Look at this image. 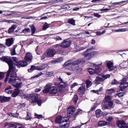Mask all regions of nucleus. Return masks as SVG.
<instances>
[{
  "label": "nucleus",
  "instance_id": "obj_1",
  "mask_svg": "<svg viewBox=\"0 0 128 128\" xmlns=\"http://www.w3.org/2000/svg\"><path fill=\"white\" fill-rule=\"evenodd\" d=\"M0 60L3 62H5L8 64L9 66V69L7 74L6 77L4 81L6 82L8 81V79L9 78V76L10 75V76L12 78L16 77L17 76L16 74L14 71L15 70V68L13 66L12 62L11 60L8 57L6 56H2L0 58Z\"/></svg>",
  "mask_w": 128,
  "mask_h": 128
},
{
  "label": "nucleus",
  "instance_id": "obj_2",
  "mask_svg": "<svg viewBox=\"0 0 128 128\" xmlns=\"http://www.w3.org/2000/svg\"><path fill=\"white\" fill-rule=\"evenodd\" d=\"M63 67L66 69H68L73 72L77 73L81 72L82 69L80 68L79 66L75 63L74 61L71 62L70 60H68L65 62L63 66Z\"/></svg>",
  "mask_w": 128,
  "mask_h": 128
},
{
  "label": "nucleus",
  "instance_id": "obj_3",
  "mask_svg": "<svg viewBox=\"0 0 128 128\" xmlns=\"http://www.w3.org/2000/svg\"><path fill=\"white\" fill-rule=\"evenodd\" d=\"M93 48L95 49V48H92L91 49L87 50L82 53V55L86 60H88L94 56L98 54V52L96 51H93L90 52H89V51L91 50V49Z\"/></svg>",
  "mask_w": 128,
  "mask_h": 128
},
{
  "label": "nucleus",
  "instance_id": "obj_4",
  "mask_svg": "<svg viewBox=\"0 0 128 128\" xmlns=\"http://www.w3.org/2000/svg\"><path fill=\"white\" fill-rule=\"evenodd\" d=\"M102 64V62L100 64H96L94 63H90V66L95 67V70L91 68H89L88 69V70L89 73L91 74H98L100 72L101 70V68L99 66Z\"/></svg>",
  "mask_w": 128,
  "mask_h": 128
},
{
  "label": "nucleus",
  "instance_id": "obj_5",
  "mask_svg": "<svg viewBox=\"0 0 128 128\" xmlns=\"http://www.w3.org/2000/svg\"><path fill=\"white\" fill-rule=\"evenodd\" d=\"M8 83L12 84L16 88H20L21 86L22 82L20 80L18 79L14 78L12 79L10 78Z\"/></svg>",
  "mask_w": 128,
  "mask_h": 128
},
{
  "label": "nucleus",
  "instance_id": "obj_6",
  "mask_svg": "<svg viewBox=\"0 0 128 128\" xmlns=\"http://www.w3.org/2000/svg\"><path fill=\"white\" fill-rule=\"evenodd\" d=\"M68 119L67 118H64V120L60 123V128H68L69 126V124L67 123Z\"/></svg>",
  "mask_w": 128,
  "mask_h": 128
},
{
  "label": "nucleus",
  "instance_id": "obj_7",
  "mask_svg": "<svg viewBox=\"0 0 128 128\" xmlns=\"http://www.w3.org/2000/svg\"><path fill=\"white\" fill-rule=\"evenodd\" d=\"M71 41L68 39L64 40L61 43L62 48H68L70 45Z\"/></svg>",
  "mask_w": 128,
  "mask_h": 128
},
{
  "label": "nucleus",
  "instance_id": "obj_8",
  "mask_svg": "<svg viewBox=\"0 0 128 128\" xmlns=\"http://www.w3.org/2000/svg\"><path fill=\"white\" fill-rule=\"evenodd\" d=\"M126 78H124L122 80L120 83V90H123V89L128 86V83L126 82Z\"/></svg>",
  "mask_w": 128,
  "mask_h": 128
},
{
  "label": "nucleus",
  "instance_id": "obj_9",
  "mask_svg": "<svg viewBox=\"0 0 128 128\" xmlns=\"http://www.w3.org/2000/svg\"><path fill=\"white\" fill-rule=\"evenodd\" d=\"M75 109L73 106H70L68 108L67 110V116L69 117H70L72 116V115L75 111Z\"/></svg>",
  "mask_w": 128,
  "mask_h": 128
},
{
  "label": "nucleus",
  "instance_id": "obj_10",
  "mask_svg": "<svg viewBox=\"0 0 128 128\" xmlns=\"http://www.w3.org/2000/svg\"><path fill=\"white\" fill-rule=\"evenodd\" d=\"M116 124L120 128H126V124L123 120H117Z\"/></svg>",
  "mask_w": 128,
  "mask_h": 128
},
{
  "label": "nucleus",
  "instance_id": "obj_11",
  "mask_svg": "<svg viewBox=\"0 0 128 128\" xmlns=\"http://www.w3.org/2000/svg\"><path fill=\"white\" fill-rule=\"evenodd\" d=\"M30 98L32 99L31 103L35 102L38 100V97L37 94H30L29 99Z\"/></svg>",
  "mask_w": 128,
  "mask_h": 128
},
{
  "label": "nucleus",
  "instance_id": "obj_12",
  "mask_svg": "<svg viewBox=\"0 0 128 128\" xmlns=\"http://www.w3.org/2000/svg\"><path fill=\"white\" fill-rule=\"evenodd\" d=\"M28 62H31L32 58V56L31 54L27 53L26 55L24 58Z\"/></svg>",
  "mask_w": 128,
  "mask_h": 128
},
{
  "label": "nucleus",
  "instance_id": "obj_13",
  "mask_svg": "<svg viewBox=\"0 0 128 128\" xmlns=\"http://www.w3.org/2000/svg\"><path fill=\"white\" fill-rule=\"evenodd\" d=\"M106 62L107 66L110 70H112L114 69V66H113V62L112 61H109Z\"/></svg>",
  "mask_w": 128,
  "mask_h": 128
},
{
  "label": "nucleus",
  "instance_id": "obj_14",
  "mask_svg": "<svg viewBox=\"0 0 128 128\" xmlns=\"http://www.w3.org/2000/svg\"><path fill=\"white\" fill-rule=\"evenodd\" d=\"M50 86L48 85V92L50 94H55L58 92L57 89L55 87H53L50 88Z\"/></svg>",
  "mask_w": 128,
  "mask_h": 128
},
{
  "label": "nucleus",
  "instance_id": "obj_15",
  "mask_svg": "<svg viewBox=\"0 0 128 128\" xmlns=\"http://www.w3.org/2000/svg\"><path fill=\"white\" fill-rule=\"evenodd\" d=\"M28 64L26 61L22 60L18 62L17 64H16V66L19 67H24Z\"/></svg>",
  "mask_w": 128,
  "mask_h": 128
},
{
  "label": "nucleus",
  "instance_id": "obj_16",
  "mask_svg": "<svg viewBox=\"0 0 128 128\" xmlns=\"http://www.w3.org/2000/svg\"><path fill=\"white\" fill-rule=\"evenodd\" d=\"M11 99L10 97L0 96V102H4L9 101Z\"/></svg>",
  "mask_w": 128,
  "mask_h": 128
},
{
  "label": "nucleus",
  "instance_id": "obj_17",
  "mask_svg": "<svg viewBox=\"0 0 128 128\" xmlns=\"http://www.w3.org/2000/svg\"><path fill=\"white\" fill-rule=\"evenodd\" d=\"M56 52V51L54 49L48 50V57H52L54 56Z\"/></svg>",
  "mask_w": 128,
  "mask_h": 128
},
{
  "label": "nucleus",
  "instance_id": "obj_18",
  "mask_svg": "<svg viewBox=\"0 0 128 128\" xmlns=\"http://www.w3.org/2000/svg\"><path fill=\"white\" fill-rule=\"evenodd\" d=\"M85 90V84H82V86H80L78 89V92L80 94L83 93Z\"/></svg>",
  "mask_w": 128,
  "mask_h": 128
},
{
  "label": "nucleus",
  "instance_id": "obj_19",
  "mask_svg": "<svg viewBox=\"0 0 128 128\" xmlns=\"http://www.w3.org/2000/svg\"><path fill=\"white\" fill-rule=\"evenodd\" d=\"M6 44L8 46L12 45L14 43L13 38H8L6 40Z\"/></svg>",
  "mask_w": 128,
  "mask_h": 128
},
{
  "label": "nucleus",
  "instance_id": "obj_20",
  "mask_svg": "<svg viewBox=\"0 0 128 128\" xmlns=\"http://www.w3.org/2000/svg\"><path fill=\"white\" fill-rule=\"evenodd\" d=\"M6 57H8L10 59V60L12 61V64L13 66H14V65H16V64H17L18 63V59H17L16 58L13 57H12L11 58L9 57L8 56H5Z\"/></svg>",
  "mask_w": 128,
  "mask_h": 128
},
{
  "label": "nucleus",
  "instance_id": "obj_21",
  "mask_svg": "<svg viewBox=\"0 0 128 128\" xmlns=\"http://www.w3.org/2000/svg\"><path fill=\"white\" fill-rule=\"evenodd\" d=\"M95 114L97 118H99L102 115L103 113L100 110L98 109L96 111Z\"/></svg>",
  "mask_w": 128,
  "mask_h": 128
},
{
  "label": "nucleus",
  "instance_id": "obj_22",
  "mask_svg": "<svg viewBox=\"0 0 128 128\" xmlns=\"http://www.w3.org/2000/svg\"><path fill=\"white\" fill-rule=\"evenodd\" d=\"M20 91L17 88L15 89L13 92L12 94V96L13 97H15L17 96L20 93Z\"/></svg>",
  "mask_w": 128,
  "mask_h": 128
},
{
  "label": "nucleus",
  "instance_id": "obj_23",
  "mask_svg": "<svg viewBox=\"0 0 128 128\" xmlns=\"http://www.w3.org/2000/svg\"><path fill=\"white\" fill-rule=\"evenodd\" d=\"M75 61V63L78 65L79 64H82L84 63L85 62V60L84 58H82Z\"/></svg>",
  "mask_w": 128,
  "mask_h": 128
},
{
  "label": "nucleus",
  "instance_id": "obj_24",
  "mask_svg": "<svg viewBox=\"0 0 128 128\" xmlns=\"http://www.w3.org/2000/svg\"><path fill=\"white\" fill-rule=\"evenodd\" d=\"M16 28V25H14L12 26L11 27L8 29V32L9 34H11L13 33L14 30Z\"/></svg>",
  "mask_w": 128,
  "mask_h": 128
},
{
  "label": "nucleus",
  "instance_id": "obj_25",
  "mask_svg": "<svg viewBox=\"0 0 128 128\" xmlns=\"http://www.w3.org/2000/svg\"><path fill=\"white\" fill-rule=\"evenodd\" d=\"M48 58V51L46 50L44 54L41 57V59L43 61L47 60Z\"/></svg>",
  "mask_w": 128,
  "mask_h": 128
},
{
  "label": "nucleus",
  "instance_id": "obj_26",
  "mask_svg": "<svg viewBox=\"0 0 128 128\" xmlns=\"http://www.w3.org/2000/svg\"><path fill=\"white\" fill-rule=\"evenodd\" d=\"M64 117H62L61 116H59L56 117V118L55 121L57 123H60L64 120Z\"/></svg>",
  "mask_w": 128,
  "mask_h": 128
},
{
  "label": "nucleus",
  "instance_id": "obj_27",
  "mask_svg": "<svg viewBox=\"0 0 128 128\" xmlns=\"http://www.w3.org/2000/svg\"><path fill=\"white\" fill-rule=\"evenodd\" d=\"M95 80L96 83H97V81H99L100 82H102L104 80V78L102 75H99L96 77Z\"/></svg>",
  "mask_w": 128,
  "mask_h": 128
},
{
  "label": "nucleus",
  "instance_id": "obj_28",
  "mask_svg": "<svg viewBox=\"0 0 128 128\" xmlns=\"http://www.w3.org/2000/svg\"><path fill=\"white\" fill-rule=\"evenodd\" d=\"M107 124V122L101 120L98 122V124L99 126H103Z\"/></svg>",
  "mask_w": 128,
  "mask_h": 128
},
{
  "label": "nucleus",
  "instance_id": "obj_29",
  "mask_svg": "<svg viewBox=\"0 0 128 128\" xmlns=\"http://www.w3.org/2000/svg\"><path fill=\"white\" fill-rule=\"evenodd\" d=\"M126 2V1H123L118 2H114L112 4L111 6L114 7L117 5H120L121 4L124 3Z\"/></svg>",
  "mask_w": 128,
  "mask_h": 128
},
{
  "label": "nucleus",
  "instance_id": "obj_30",
  "mask_svg": "<svg viewBox=\"0 0 128 128\" xmlns=\"http://www.w3.org/2000/svg\"><path fill=\"white\" fill-rule=\"evenodd\" d=\"M11 88V87L10 86H9L5 90V92L8 94H11L12 92V91L11 90H10Z\"/></svg>",
  "mask_w": 128,
  "mask_h": 128
},
{
  "label": "nucleus",
  "instance_id": "obj_31",
  "mask_svg": "<svg viewBox=\"0 0 128 128\" xmlns=\"http://www.w3.org/2000/svg\"><path fill=\"white\" fill-rule=\"evenodd\" d=\"M127 66V64L126 61H124L120 64V66L123 68H125Z\"/></svg>",
  "mask_w": 128,
  "mask_h": 128
},
{
  "label": "nucleus",
  "instance_id": "obj_32",
  "mask_svg": "<svg viewBox=\"0 0 128 128\" xmlns=\"http://www.w3.org/2000/svg\"><path fill=\"white\" fill-rule=\"evenodd\" d=\"M30 27L31 30L32 34V35L35 33L36 31V28L32 24L30 25Z\"/></svg>",
  "mask_w": 128,
  "mask_h": 128
},
{
  "label": "nucleus",
  "instance_id": "obj_33",
  "mask_svg": "<svg viewBox=\"0 0 128 128\" xmlns=\"http://www.w3.org/2000/svg\"><path fill=\"white\" fill-rule=\"evenodd\" d=\"M86 83L87 87H90L92 84V81L89 79L86 80Z\"/></svg>",
  "mask_w": 128,
  "mask_h": 128
},
{
  "label": "nucleus",
  "instance_id": "obj_34",
  "mask_svg": "<svg viewBox=\"0 0 128 128\" xmlns=\"http://www.w3.org/2000/svg\"><path fill=\"white\" fill-rule=\"evenodd\" d=\"M126 92L123 90H121V92L117 93V95L119 97L122 96Z\"/></svg>",
  "mask_w": 128,
  "mask_h": 128
},
{
  "label": "nucleus",
  "instance_id": "obj_35",
  "mask_svg": "<svg viewBox=\"0 0 128 128\" xmlns=\"http://www.w3.org/2000/svg\"><path fill=\"white\" fill-rule=\"evenodd\" d=\"M106 92L108 94H111L115 92V90L113 88L109 89L106 90Z\"/></svg>",
  "mask_w": 128,
  "mask_h": 128
},
{
  "label": "nucleus",
  "instance_id": "obj_36",
  "mask_svg": "<svg viewBox=\"0 0 128 128\" xmlns=\"http://www.w3.org/2000/svg\"><path fill=\"white\" fill-rule=\"evenodd\" d=\"M30 94H22L20 95V96L22 98L26 99H29Z\"/></svg>",
  "mask_w": 128,
  "mask_h": 128
},
{
  "label": "nucleus",
  "instance_id": "obj_37",
  "mask_svg": "<svg viewBox=\"0 0 128 128\" xmlns=\"http://www.w3.org/2000/svg\"><path fill=\"white\" fill-rule=\"evenodd\" d=\"M68 22L73 25H75V20L72 19H69L68 20Z\"/></svg>",
  "mask_w": 128,
  "mask_h": 128
},
{
  "label": "nucleus",
  "instance_id": "obj_38",
  "mask_svg": "<svg viewBox=\"0 0 128 128\" xmlns=\"http://www.w3.org/2000/svg\"><path fill=\"white\" fill-rule=\"evenodd\" d=\"M127 30L125 28H121L119 29L116 30H115V32H126Z\"/></svg>",
  "mask_w": 128,
  "mask_h": 128
},
{
  "label": "nucleus",
  "instance_id": "obj_39",
  "mask_svg": "<svg viewBox=\"0 0 128 128\" xmlns=\"http://www.w3.org/2000/svg\"><path fill=\"white\" fill-rule=\"evenodd\" d=\"M43 92L44 94L47 93L48 92V85L46 84L44 87V89L43 90Z\"/></svg>",
  "mask_w": 128,
  "mask_h": 128
},
{
  "label": "nucleus",
  "instance_id": "obj_40",
  "mask_svg": "<svg viewBox=\"0 0 128 128\" xmlns=\"http://www.w3.org/2000/svg\"><path fill=\"white\" fill-rule=\"evenodd\" d=\"M111 98V97L110 96H106L104 98V100L106 102H108L110 101Z\"/></svg>",
  "mask_w": 128,
  "mask_h": 128
},
{
  "label": "nucleus",
  "instance_id": "obj_41",
  "mask_svg": "<svg viewBox=\"0 0 128 128\" xmlns=\"http://www.w3.org/2000/svg\"><path fill=\"white\" fill-rule=\"evenodd\" d=\"M102 87H101L99 90H92V91L96 93L97 94H98V92H101L102 90Z\"/></svg>",
  "mask_w": 128,
  "mask_h": 128
},
{
  "label": "nucleus",
  "instance_id": "obj_42",
  "mask_svg": "<svg viewBox=\"0 0 128 128\" xmlns=\"http://www.w3.org/2000/svg\"><path fill=\"white\" fill-rule=\"evenodd\" d=\"M16 47L14 46L13 48L10 50L12 55H14L16 54V51L15 50Z\"/></svg>",
  "mask_w": 128,
  "mask_h": 128
},
{
  "label": "nucleus",
  "instance_id": "obj_43",
  "mask_svg": "<svg viewBox=\"0 0 128 128\" xmlns=\"http://www.w3.org/2000/svg\"><path fill=\"white\" fill-rule=\"evenodd\" d=\"M31 118H32L31 117V114L30 113H27L26 117L25 118V119L26 120H31Z\"/></svg>",
  "mask_w": 128,
  "mask_h": 128
},
{
  "label": "nucleus",
  "instance_id": "obj_44",
  "mask_svg": "<svg viewBox=\"0 0 128 128\" xmlns=\"http://www.w3.org/2000/svg\"><path fill=\"white\" fill-rule=\"evenodd\" d=\"M59 86L58 87L60 88H64L66 86V85L63 82H61L59 84Z\"/></svg>",
  "mask_w": 128,
  "mask_h": 128
},
{
  "label": "nucleus",
  "instance_id": "obj_45",
  "mask_svg": "<svg viewBox=\"0 0 128 128\" xmlns=\"http://www.w3.org/2000/svg\"><path fill=\"white\" fill-rule=\"evenodd\" d=\"M34 116L36 118L39 119L43 118V116L42 114H37L35 113V114Z\"/></svg>",
  "mask_w": 128,
  "mask_h": 128
},
{
  "label": "nucleus",
  "instance_id": "obj_46",
  "mask_svg": "<svg viewBox=\"0 0 128 128\" xmlns=\"http://www.w3.org/2000/svg\"><path fill=\"white\" fill-rule=\"evenodd\" d=\"M48 28V24L46 22L42 26V30H45Z\"/></svg>",
  "mask_w": 128,
  "mask_h": 128
},
{
  "label": "nucleus",
  "instance_id": "obj_47",
  "mask_svg": "<svg viewBox=\"0 0 128 128\" xmlns=\"http://www.w3.org/2000/svg\"><path fill=\"white\" fill-rule=\"evenodd\" d=\"M8 22L9 23H13L14 22L13 20H5L0 21V22Z\"/></svg>",
  "mask_w": 128,
  "mask_h": 128
},
{
  "label": "nucleus",
  "instance_id": "obj_48",
  "mask_svg": "<svg viewBox=\"0 0 128 128\" xmlns=\"http://www.w3.org/2000/svg\"><path fill=\"white\" fill-rule=\"evenodd\" d=\"M54 48H57L58 49L60 47L62 48L61 44H56L54 45Z\"/></svg>",
  "mask_w": 128,
  "mask_h": 128
},
{
  "label": "nucleus",
  "instance_id": "obj_49",
  "mask_svg": "<svg viewBox=\"0 0 128 128\" xmlns=\"http://www.w3.org/2000/svg\"><path fill=\"white\" fill-rule=\"evenodd\" d=\"M108 104L109 106L111 108H112L114 107L113 102L112 101H110L108 102Z\"/></svg>",
  "mask_w": 128,
  "mask_h": 128
},
{
  "label": "nucleus",
  "instance_id": "obj_50",
  "mask_svg": "<svg viewBox=\"0 0 128 128\" xmlns=\"http://www.w3.org/2000/svg\"><path fill=\"white\" fill-rule=\"evenodd\" d=\"M36 67L37 66H32L30 70H28L29 72H31V71H30V70H32V71L34 70H36Z\"/></svg>",
  "mask_w": 128,
  "mask_h": 128
},
{
  "label": "nucleus",
  "instance_id": "obj_51",
  "mask_svg": "<svg viewBox=\"0 0 128 128\" xmlns=\"http://www.w3.org/2000/svg\"><path fill=\"white\" fill-rule=\"evenodd\" d=\"M78 96L76 95H75L74 96V102L76 104L78 100Z\"/></svg>",
  "mask_w": 128,
  "mask_h": 128
},
{
  "label": "nucleus",
  "instance_id": "obj_52",
  "mask_svg": "<svg viewBox=\"0 0 128 128\" xmlns=\"http://www.w3.org/2000/svg\"><path fill=\"white\" fill-rule=\"evenodd\" d=\"M70 7L68 5H65L62 6L61 8L62 9H67L69 8Z\"/></svg>",
  "mask_w": 128,
  "mask_h": 128
},
{
  "label": "nucleus",
  "instance_id": "obj_53",
  "mask_svg": "<svg viewBox=\"0 0 128 128\" xmlns=\"http://www.w3.org/2000/svg\"><path fill=\"white\" fill-rule=\"evenodd\" d=\"M104 78V80L105 79L109 78L110 76V74H106L105 75H102Z\"/></svg>",
  "mask_w": 128,
  "mask_h": 128
},
{
  "label": "nucleus",
  "instance_id": "obj_54",
  "mask_svg": "<svg viewBox=\"0 0 128 128\" xmlns=\"http://www.w3.org/2000/svg\"><path fill=\"white\" fill-rule=\"evenodd\" d=\"M82 110L78 109L76 112L74 116V117H76L80 113H81L80 112H82Z\"/></svg>",
  "mask_w": 128,
  "mask_h": 128
},
{
  "label": "nucleus",
  "instance_id": "obj_55",
  "mask_svg": "<svg viewBox=\"0 0 128 128\" xmlns=\"http://www.w3.org/2000/svg\"><path fill=\"white\" fill-rule=\"evenodd\" d=\"M86 123H82L80 125H78L77 126L75 127V128H83V126L84 124H86Z\"/></svg>",
  "mask_w": 128,
  "mask_h": 128
},
{
  "label": "nucleus",
  "instance_id": "obj_56",
  "mask_svg": "<svg viewBox=\"0 0 128 128\" xmlns=\"http://www.w3.org/2000/svg\"><path fill=\"white\" fill-rule=\"evenodd\" d=\"M4 74L3 72H0V80L4 78Z\"/></svg>",
  "mask_w": 128,
  "mask_h": 128
},
{
  "label": "nucleus",
  "instance_id": "obj_57",
  "mask_svg": "<svg viewBox=\"0 0 128 128\" xmlns=\"http://www.w3.org/2000/svg\"><path fill=\"white\" fill-rule=\"evenodd\" d=\"M108 108V107L107 105H103L102 106V109L104 110Z\"/></svg>",
  "mask_w": 128,
  "mask_h": 128
},
{
  "label": "nucleus",
  "instance_id": "obj_58",
  "mask_svg": "<svg viewBox=\"0 0 128 128\" xmlns=\"http://www.w3.org/2000/svg\"><path fill=\"white\" fill-rule=\"evenodd\" d=\"M30 30L29 28H26L25 29L23 30L22 32H30Z\"/></svg>",
  "mask_w": 128,
  "mask_h": 128
},
{
  "label": "nucleus",
  "instance_id": "obj_59",
  "mask_svg": "<svg viewBox=\"0 0 128 128\" xmlns=\"http://www.w3.org/2000/svg\"><path fill=\"white\" fill-rule=\"evenodd\" d=\"M63 60V58L62 57H60L59 58L56 59L57 61L58 62H61Z\"/></svg>",
  "mask_w": 128,
  "mask_h": 128
},
{
  "label": "nucleus",
  "instance_id": "obj_60",
  "mask_svg": "<svg viewBox=\"0 0 128 128\" xmlns=\"http://www.w3.org/2000/svg\"><path fill=\"white\" fill-rule=\"evenodd\" d=\"M112 116L106 117V119L108 121H110L112 120Z\"/></svg>",
  "mask_w": 128,
  "mask_h": 128
},
{
  "label": "nucleus",
  "instance_id": "obj_61",
  "mask_svg": "<svg viewBox=\"0 0 128 128\" xmlns=\"http://www.w3.org/2000/svg\"><path fill=\"white\" fill-rule=\"evenodd\" d=\"M94 16L98 18H99L101 16V15H99L97 13H95L94 14Z\"/></svg>",
  "mask_w": 128,
  "mask_h": 128
},
{
  "label": "nucleus",
  "instance_id": "obj_62",
  "mask_svg": "<svg viewBox=\"0 0 128 128\" xmlns=\"http://www.w3.org/2000/svg\"><path fill=\"white\" fill-rule=\"evenodd\" d=\"M50 62L53 64H55L56 63H57L58 62L56 60H52Z\"/></svg>",
  "mask_w": 128,
  "mask_h": 128
},
{
  "label": "nucleus",
  "instance_id": "obj_63",
  "mask_svg": "<svg viewBox=\"0 0 128 128\" xmlns=\"http://www.w3.org/2000/svg\"><path fill=\"white\" fill-rule=\"evenodd\" d=\"M37 102V103L38 105V106H40L41 105V101L40 100H37L36 101Z\"/></svg>",
  "mask_w": 128,
  "mask_h": 128
},
{
  "label": "nucleus",
  "instance_id": "obj_64",
  "mask_svg": "<svg viewBox=\"0 0 128 128\" xmlns=\"http://www.w3.org/2000/svg\"><path fill=\"white\" fill-rule=\"evenodd\" d=\"M54 75V72H48V77Z\"/></svg>",
  "mask_w": 128,
  "mask_h": 128
}]
</instances>
